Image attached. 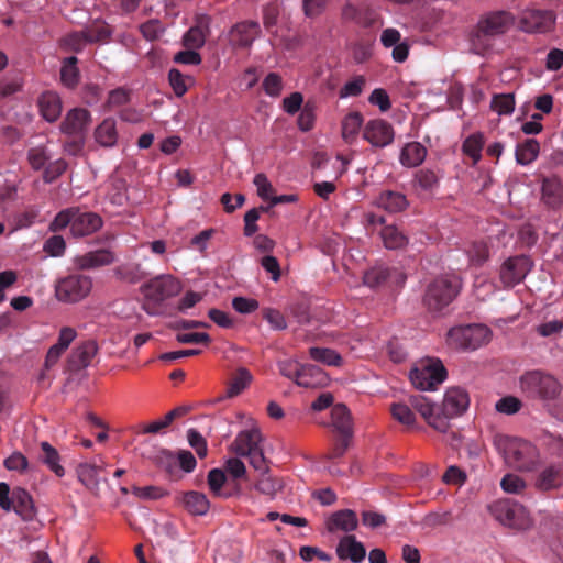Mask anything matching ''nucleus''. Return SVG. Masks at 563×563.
Listing matches in <instances>:
<instances>
[{
	"instance_id": "nucleus-11",
	"label": "nucleus",
	"mask_w": 563,
	"mask_h": 563,
	"mask_svg": "<svg viewBox=\"0 0 563 563\" xmlns=\"http://www.w3.org/2000/svg\"><path fill=\"white\" fill-rule=\"evenodd\" d=\"M181 283L172 275L157 276L141 287V292L148 302L161 303L181 291Z\"/></svg>"
},
{
	"instance_id": "nucleus-61",
	"label": "nucleus",
	"mask_w": 563,
	"mask_h": 563,
	"mask_svg": "<svg viewBox=\"0 0 563 563\" xmlns=\"http://www.w3.org/2000/svg\"><path fill=\"white\" fill-rule=\"evenodd\" d=\"M4 466L9 471L24 472L27 470L29 462L25 455L16 451L4 460Z\"/></svg>"
},
{
	"instance_id": "nucleus-17",
	"label": "nucleus",
	"mask_w": 563,
	"mask_h": 563,
	"mask_svg": "<svg viewBox=\"0 0 563 563\" xmlns=\"http://www.w3.org/2000/svg\"><path fill=\"white\" fill-rule=\"evenodd\" d=\"M262 443V434L257 427L251 424L249 429L242 430L231 443L230 450L239 456H246L253 449Z\"/></svg>"
},
{
	"instance_id": "nucleus-43",
	"label": "nucleus",
	"mask_w": 563,
	"mask_h": 563,
	"mask_svg": "<svg viewBox=\"0 0 563 563\" xmlns=\"http://www.w3.org/2000/svg\"><path fill=\"white\" fill-rule=\"evenodd\" d=\"M562 482V468L549 466L544 468L538 479V486L544 490L558 487Z\"/></svg>"
},
{
	"instance_id": "nucleus-48",
	"label": "nucleus",
	"mask_w": 563,
	"mask_h": 563,
	"mask_svg": "<svg viewBox=\"0 0 563 563\" xmlns=\"http://www.w3.org/2000/svg\"><path fill=\"white\" fill-rule=\"evenodd\" d=\"M49 158L51 156L44 146L32 147L27 154L30 165L36 170L45 168Z\"/></svg>"
},
{
	"instance_id": "nucleus-10",
	"label": "nucleus",
	"mask_w": 563,
	"mask_h": 563,
	"mask_svg": "<svg viewBox=\"0 0 563 563\" xmlns=\"http://www.w3.org/2000/svg\"><path fill=\"white\" fill-rule=\"evenodd\" d=\"M92 279L84 275H69L57 282L55 297L64 303H77L91 292Z\"/></svg>"
},
{
	"instance_id": "nucleus-47",
	"label": "nucleus",
	"mask_w": 563,
	"mask_h": 563,
	"mask_svg": "<svg viewBox=\"0 0 563 563\" xmlns=\"http://www.w3.org/2000/svg\"><path fill=\"white\" fill-rule=\"evenodd\" d=\"M206 42V32L200 26L190 27L183 37V43L187 48H200Z\"/></svg>"
},
{
	"instance_id": "nucleus-19",
	"label": "nucleus",
	"mask_w": 563,
	"mask_h": 563,
	"mask_svg": "<svg viewBox=\"0 0 563 563\" xmlns=\"http://www.w3.org/2000/svg\"><path fill=\"white\" fill-rule=\"evenodd\" d=\"M405 279L406 276L401 272L397 269L391 271L383 265L375 266L364 274V284L372 288L378 287L387 282L396 285H402Z\"/></svg>"
},
{
	"instance_id": "nucleus-50",
	"label": "nucleus",
	"mask_w": 563,
	"mask_h": 563,
	"mask_svg": "<svg viewBox=\"0 0 563 563\" xmlns=\"http://www.w3.org/2000/svg\"><path fill=\"white\" fill-rule=\"evenodd\" d=\"M500 486L507 494H520L526 488L525 481L515 474H507L501 478Z\"/></svg>"
},
{
	"instance_id": "nucleus-41",
	"label": "nucleus",
	"mask_w": 563,
	"mask_h": 563,
	"mask_svg": "<svg viewBox=\"0 0 563 563\" xmlns=\"http://www.w3.org/2000/svg\"><path fill=\"white\" fill-rule=\"evenodd\" d=\"M41 448L44 454L42 459L43 462L58 477H63L65 475V470L60 464V457L56 449L53 448L48 442H42Z\"/></svg>"
},
{
	"instance_id": "nucleus-23",
	"label": "nucleus",
	"mask_w": 563,
	"mask_h": 563,
	"mask_svg": "<svg viewBox=\"0 0 563 563\" xmlns=\"http://www.w3.org/2000/svg\"><path fill=\"white\" fill-rule=\"evenodd\" d=\"M541 189L542 200L547 206L556 209L563 205V184L559 178H545Z\"/></svg>"
},
{
	"instance_id": "nucleus-42",
	"label": "nucleus",
	"mask_w": 563,
	"mask_h": 563,
	"mask_svg": "<svg viewBox=\"0 0 563 563\" xmlns=\"http://www.w3.org/2000/svg\"><path fill=\"white\" fill-rule=\"evenodd\" d=\"M309 355L313 361L320 362L328 366H341L342 365L341 355L332 349L310 347Z\"/></svg>"
},
{
	"instance_id": "nucleus-44",
	"label": "nucleus",
	"mask_w": 563,
	"mask_h": 563,
	"mask_svg": "<svg viewBox=\"0 0 563 563\" xmlns=\"http://www.w3.org/2000/svg\"><path fill=\"white\" fill-rule=\"evenodd\" d=\"M169 85L177 97H183L194 82L190 76L183 75L178 69L172 68L168 73Z\"/></svg>"
},
{
	"instance_id": "nucleus-6",
	"label": "nucleus",
	"mask_w": 563,
	"mask_h": 563,
	"mask_svg": "<svg viewBox=\"0 0 563 563\" xmlns=\"http://www.w3.org/2000/svg\"><path fill=\"white\" fill-rule=\"evenodd\" d=\"M488 509L492 516L505 527L526 530L532 525L527 509L522 505L509 499L496 500L489 505Z\"/></svg>"
},
{
	"instance_id": "nucleus-60",
	"label": "nucleus",
	"mask_w": 563,
	"mask_h": 563,
	"mask_svg": "<svg viewBox=\"0 0 563 563\" xmlns=\"http://www.w3.org/2000/svg\"><path fill=\"white\" fill-rule=\"evenodd\" d=\"M66 243L60 235H53L46 240L44 251L51 256H62L65 252Z\"/></svg>"
},
{
	"instance_id": "nucleus-26",
	"label": "nucleus",
	"mask_w": 563,
	"mask_h": 563,
	"mask_svg": "<svg viewBox=\"0 0 563 563\" xmlns=\"http://www.w3.org/2000/svg\"><path fill=\"white\" fill-rule=\"evenodd\" d=\"M329 382L328 375L318 366L305 365L298 376V386L306 388H318L325 386Z\"/></svg>"
},
{
	"instance_id": "nucleus-55",
	"label": "nucleus",
	"mask_w": 563,
	"mask_h": 563,
	"mask_svg": "<svg viewBox=\"0 0 563 563\" xmlns=\"http://www.w3.org/2000/svg\"><path fill=\"white\" fill-rule=\"evenodd\" d=\"M257 195L264 200H272L274 197V189L265 174H256L253 180Z\"/></svg>"
},
{
	"instance_id": "nucleus-38",
	"label": "nucleus",
	"mask_w": 563,
	"mask_h": 563,
	"mask_svg": "<svg viewBox=\"0 0 563 563\" xmlns=\"http://www.w3.org/2000/svg\"><path fill=\"white\" fill-rule=\"evenodd\" d=\"M483 147L484 135L482 133H474L465 139L462 145V151L465 155L472 158L473 165H476L482 158Z\"/></svg>"
},
{
	"instance_id": "nucleus-29",
	"label": "nucleus",
	"mask_w": 563,
	"mask_h": 563,
	"mask_svg": "<svg viewBox=\"0 0 563 563\" xmlns=\"http://www.w3.org/2000/svg\"><path fill=\"white\" fill-rule=\"evenodd\" d=\"M179 500L191 515L196 516L206 515L210 507L208 498L199 492L185 493L179 497Z\"/></svg>"
},
{
	"instance_id": "nucleus-18",
	"label": "nucleus",
	"mask_w": 563,
	"mask_h": 563,
	"mask_svg": "<svg viewBox=\"0 0 563 563\" xmlns=\"http://www.w3.org/2000/svg\"><path fill=\"white\" fill-rule=\"evenodd\" d=\"M327 529L331 533L342 532L350 534L358 527V518L356 514L351 509H342L333 512L327 519Z\"/></svg>"
},
{
	"instance_id": "nucleus-63",
	"label": "nucleus",
	"mask_w": 563,
	"mask_h": 563,
	"mask_svg": "<svg viewBox=\"0 0 563 563\" xmlns=\"http://www.w3.org/2000/svg\"><path fill=\"white\" fill-rule=\"evenodd\" d=\"M250 459V464L260 473L265 474L268 471V466L266 464V459L264 456L263 448L260 445L256 449H253L250 453L246 454Z\"/></svg>"
},
{
	"instance_id": "nucleus-2",
	"label": "nucleus",
	"mask_w": 563,
	"mask_h": 563,
	"mask_svg": "<svg viewBox=\"0 0 563 563\" xmlns=\"http://www.w3.org/2000/svg\"><path fill=\"white\" fill-rule=\"evenodd\" d=\"M103 224L101 217L95 212L81 211L78 208H67L56 214L49 224L53 232L69 227L74 236H86L98 231Z\"/></svg>"
},
{
	"instance_id": "nucleus-5",
	"label": "nucleus",
	"mask_w": 563,
	"mask_h": 563,
	"mask_svg": "<svg viewBox=\"0 0 563 563\" xmlns=\"http://www.w3.org/2000/svg\"><path fill=\"white\" fill-rule=\"evenodd\" d=\"M462 287L461 279L455 275H445L434 279L424 295V302L429 310L440 311L449 306L457 296Z\"/></svg>"
},
{
	"instance_id": "nucleus-1",
	"label": "nucleus",
	"mask_w": 563,
	"mask_h": 563,
	"mask_svg": "<svg viewBox=\"0 0 563 563\" xmlns=\"http://www.w3.org/2000/svg\"><path fill=\"white\" fill-rule=\"evenodd\" d=\"M409 402L431 428L445 433L450 428V420L466 411L470 397L463 388L452 387L446 390L442 406L434 405L420 395L411 396Z\"/></svg>"
},
{
	"instance_id": "nucleus-58",
	"label": "nucleus",
	"mask_w": 563,
	"mask_h": 563,
	"mask_svg": "<svg viewBox=\"0 0 563 563\" xmlns=\"http://www.w3.org/2000/svg\"><path fill=\"white\" fill-rule=\"evenodd\" d=\"M132 493L137 498L144 499V500L158 499L166 495V492L158 486H145V487L134 486L132 488Z\"/></svg>"
},
{
	"instance_id": "nucleus-20",
	"label": "nucleus",
	"mask_w": 563,
	"mask_h": 563,
	"mask_svg": "<svg viewBox=\"0 0 563 563\" xmlns=\"http://www.w3.org/2000/svg\"><path fill=\"white\" fill-rule=\"evenodd\" d=\"M260 34V25L255 22H242L230 32V43L235 47H246Z\"/></svg>"
},
{
	"instance_id": "nucleus-31",
	"label": "nucleus",
	"mask_w": 563,
	"mask_h": 563,
	"mask_svg": "<svg viewBox=\"0 0 563 563\" xmlns=\"http://www.w3.org/2000/svg\"><path fill=\"white\" fill-rule=\"evenodd\" d=\"M376 205L388 212H400L408 207V200L401 192L387 190L377 197Z\"/></svg>"
},
{
	"instance_id": "nucleus-62",
	"label": "nucleus",
	"mask_w": 563,
	"mask_h": 563,
	"mask_svg": "<svg viewBox=\"0 0 563 563\" xmlns=\"http://www.w3.org/2000/svg\"><path fill=\"white\" fill-rule=\"evenodd\" d=\"M67 164L63 159H56L54 162L48 163L44 169V180L46 183L54 181L58 176H60L66 170Z\"/></svg>"
},
{
	"instance_id": "nucleus-24",
	"label": "nucleus",
	"mask_w": 563,
	"mask_h": 563,
	"mask_svg": "<svg viewBox=\"0 0 563 563\" xmlns=\"http://www.w3.org/2000/svg\"><path fill=\"white\" fill-rule=\"evenodd\" d=\"M96 142L102 147H113L118 142L117 121L113 118H106L95 129Z\"/></svg>"
},
{
	"instance_id": "nucleus-32",
	"label": "nucleus",
	"mask_w": 563,
	"mask_h": 563,
	"mask_svg": "<svg viewBox=\"0 0 563 563\" xmlns=\"http://www.w3.org/2000/svg\"><path fill=\"white\" fill-rule=\"evenodd\" d=\"M363 124V117L360 112L347 113L341 122V135L345 143H353Z\"/></svg>"
},
{
	"instance_id": "nucleus-36",
	"label": "nucleus",
	"mask_w": 563,
	"mask_h": 563,
	"mask_svg": "<svg viewBox=\"0 0 563 563\" xmlns=\"http://www.w3.org/2000/svg\"><path fill=\"white\" fill-rule=\"evenodd\" d=\"M284 483L280 478L273 477L267 473L262 474L260 479L255 483L254 488L268 499H274L277 494L283 489Z\"/></svg>"
},
{
	"instance_id": "nucleus-7",
	"label": "nucleus",
	"mask_w": 563,
	"mask_h": 563,
	"mask_svg": "<svg viewBox=\"0 0 563 563\" xmlns=\"http://www.w3.org/2000/svg\"><path fill=\"white\" fill-rule=\"evenodd\" d=\"M409 378L417 389L433 390L446 378V369L440 360L419 361L410 371Z\"/></svg>"
},
{
	"instance_id": "nucleus-12",
	"label": "nucleus",
	"mask_w": 563,
	"mask_h": 563,
	"mask_svg": "<svg viewBox=\"0 0 563 563\" xmlns=\"http://www.w3.org/2000/svg\"><path fill=\"white\" fill-rule=\"evenodd\" d=\"M555 20L551 10L526 9L520 13L519 27L526 33H547L553 29Z\"/></svg>"
},
{
	"instance_id": "nucleus-21",
	"label": "nucleus",
	"mask_w": 563,
	"mask_h": 563,
	"mask_svg": "<svg viewBox=\"0 0 563 563\" xmlns=\"http://www.w3.org/2000/svg\"><path fill=\"white\" fill-rule=\"evenodd\" d=\"M98 346L95 341L89 340L80 343L69 356L70 366L75 369L87 367L96 356Z\"/></svg>"
},
{
	"instance_id": "nucleus-8",
	"label": "nucleus",
	"mask_w": 563,
	"mask_h": 563,
	"mask_svg": "<svg viewBox=\"0 0 563 563\" xmlns=\"http://www.w3.org/2000/svg\"><path fill=\"white\" fill-rule=\"evenodd\" d=\"M490 330L483 324L452 328L448 333V344L456 350H476L490 340Z\"/></svg>"
},
{
	"instance_id": "nucleus-52",
	"label": "nucleus",
	"mask_w": 563,
	"mask_h": 563,
	"mask_svg": "<svg viewBox=\"0 0 563 563\" xmlns=\"http://www.w3.org/2000/svg\"><path fill=\"white\" fill-rule=\"evenodd\" d=\"M521 401L514 396H506L500 398L495 404V409L504 415H514L517 413L521 409Z\"/></svg>"
},
{
	"instance_id": "nucleus-46",
	"label": "nucleus",
	"mask_w": 563,
	"mask_h": 563,
	"mask_svg": "<svg viewBox=\"0 0 563 563\" xmlns=\"http://www.w3.org/2000/svg\"><path fill=\"white\" fill-rule=\"evenodd\" d=\"M366 79L364 76H355L346 81L340 89L339 96L342 99L357 97L362 93Z\"/></svg>"
},
{
	"instance_id": "nucleus-9",
	"label": "nucleus",
	"mask_w": 563,
	"mask_h": 563,
	"mask_svg": "<svg viewBox=\"0 0 563 563\" xmlns=\"http://www.w3.org/2000/svg\"><path fill=\"white\" fill-rule=\"evenodd\" d=\"M515 24V16L507 11L492 12L478 21L477 32L472 37L473 49L481 53V36L504 34Z\"/></svg>"
},
{
	"instance_id": "nucleus-49",
	"label": "nucleus",
	"mask_w": 563,
	"mask_h": 563,
	"mask_svg": "<svg viewBox=\"0 0 563 563\" xmlns=\"http://www.w3.org/2000/svg\"><path fill=\"white\" fill-rule=\"evenodd\" d=\"M305 365L300 364L294 358H287L278 362V368L283 376L294 379L298 383V376L301 374V369Z\"/></svg>"
},
{
	"instance_id": "nucleus-27",
	"label": "nucleus",
	"mask_w": 563,
	"mask_h": 563,
	"mask_svg": "<svg viewBox=\"0 0 563 563\" xmlns=\"http://www.w3.org/2000/svg\"><path fill=\"white\" fill-rule=\"evenodd\" d=\"M331 426L344 438L352 434V419L345 405L336 404L332 407Z\"/></svg>"
},
{
	"instance_id": "nucleus-45",
	"label": "nucleus",
	"mask_w": 563,
	"mask_h": 563,
	"mask_svg": "<svg viewBox=\"0 0 563 563\" xmlns=\"http://www.w3.org/2000/svg\"><path fill=\"white\" fill-rule=\"evenodd\" d=\"M490 108L499 115L511 114L515 110V97L512 93L495 95L492 98Z\"/></svg>"
},
{
	"instance_id": "nucleus-35",
	"label": "nucleus",
	"mask_w": 563,
	"mask_h": 563,
	"mask_svg": "<svg viewBox=\"0 0 563 563\" xmlns=\"http://www.w3.org/2000/svg\"><path fill=\"white\" fill-rule=\"evenodd\" d=\"M11 509H13L23 519H29L33 516L32 497L25 489L19 488L14 490Z\"/></svg>"
},
{
	"instance_id": "nucleus-22",
	"label": "nucleus",
	"mask_w": 563,
	"mask_h": 563,
	"mask_svg": "<svg viewBox=\"0 0 563 563\" xmlns=\"http://www.w3.org/2000/svg\"><path fill=\"white\" fill-rule=\"evenodd\" d=\"M38 108L46 121L55 122L63 109L60 97L54 91H46L38 99Z\"/></svg>"
},
{
	"instance_id": "nucleus-3",
	"label": "nucleus",
	"mask_w": 563,
	"mask_h": 563,
	"mask_svg": "<svg viewBox=\"0 0 563 563\" xmlns=\"http://www.w3.org/2000/svg\"><path fill=\"white\" fill-rule=\"evenodd\" d=\"M496 445L505 462L515 468L530 471L539 460V453L530 442L508 437L496 439Z\"/></svg>"
},
{
	"instance_id": "nucleus-28",
	"label": "nucleus",
	"mask_w": 563,
	"mask_h": 563,
	"mask_svg": "<svg viewBox=\"0 0 563 563\" xmlns=\"http://www.w3.org/2000/svg\"><path fill=\"white\" fill-rule=\"evenodd\" d=\"M427 150L419 142L407 143L400 152L399 161L405 167H417L426 158Z\"/></svg>"
},
{
	"instance_id": "nucleus-39",
	"label": "nucleus",
	"mask_w": 563,
	"mask_h": 563,
	"mask_svg": "<svg viewBox=\"0 0 563 563\" xmlns=\"http://www.w3.org/2000/svg\"><path fill=\"white\" fill-rule=\"evenodd\" d=\"M77 62V57L70 56L64 59L60 68V80L68 88H74L79 82Z\"/></svg>"
},
{
	"instance_id": "nucleus-14",
	"label": "nucleus",
	"mask_w": 563,
	"mask_h": 563,
	"mask_svg": "<svg viewBox=\"0 0 563 563\" xmlns=\"http://www.w3.org/2000/svg\"><path fill=\"white\" fill-rule=\"evenodd\" d=\"M363 136L373 146L385 147L393 143L395 132L391 124L387 121L383 119H375L366 123Z\"/></svg>"
},
{
	"instance_id": "nucleus-56",
	"label": "nucleus",
	"mask_w": 563,
	"mask_h": 563,
	"mask_svg": "<svg viewBox=\"0 0 563 563\" xmlns=\"http://www.w3.org/2000/svg\"><path fill=\"white\" fill-rule=\"evenodd\" d=\"M263 88L266 95L278 97L283 91L282 77L276 73L268 74L263 81Z\"/></svg>"
},
{
	"instance_id": "nucleus-13",
	"label": "nucleus",
	"mask_w": 563,
	"mask_h": 563,
	"mask_svg": "<svg viewBox=\"0 0 563 563\" xmlns=\"http://www.w3.org/2000/svg\"><path fill=\"white\" fill-rule=\"evenodd\" d=\"M532 266L528 256L508 258L501 266L500 278L505 286L512 287L519 284L530 272Z\"/></svg>"
},
{
	"instance_id": "nucleus-34",
	"label": "nucleus",
	"mask_w": 563,
	"mask_h": 563,
	"mask_svg": "<svg viewBox=\"0 0 563 563\" xmlns=\"http://www.w3.org/2000/svg\"><path fill=\"white\" fill-rule=\"evenodd\" d=\"M106 197L107 199L115 206H122L126 201V184L125 180L112 176L106 184Z\"/></svg>"
},
{
	"instance_id": "nucleus-51",
	"label": "nucleus",
	"mask_w": 563,
	"mask_h": 563,
	"mask_svg": "<svg viewBox=\"0 0 563 563\" xmlns=\"http://www.w3.org/2000/svg\"><path fill=\"white\" fill-rule=\"evenodd\" d=\"M470 262L473 265L483 264L488 257L487 245L483 242H476L471 244L466 250Z\"/></svg>"
},
{
	"instance_id": "nucleus-37",
	"label": "nucleus",
	"mask_w": 563,
	"mask_h": 563,
	"mask_svg": "<svg viewBox=\"0 0 563 563\" xmlns=\"http://www.w3.org/2000/svg\"><path fill=\"white\" fill-rule=\"evenodd\" d=\"M252 374L245 367L236 369L228 384L227 396L235 397L240 395L252 382Z\"/></svg>"
},
{
	"instance_id": "nucleus-30",
	"label": "nucleus",
	"mask_w": 563,
	"mask_h": 563,
	"mask_svg": "<svg viewBox=\"0 0 563 563\" xmlns=\"http://www.w3.org/2000/svg\"><path fill=\"white\" fill-rule=\"evenodd\" d=\"M380 239L386 249H404L408 242V236L395 224H387L380 231Z\"/></svg>"
},
{
	"instance_id": "nucleus-16",
	"label": "nucleus",
	"mask_w": 563,
	"mask_h": 563,
	"mask_svg": "<svg viewBox=\"0 0 563 563\" xmlns=\"http://www.w3.org/2000/svg\"><path fill=\"white\" fill-rule=\"evenodd\" d=\"M335 554L341 561L362 563L366 558V548L355 536L346 534L339 540Z\"/></svg>"
},
{
	"instance_id": "nucleus-57",
	"label": "nucleus",
	"mask_w": 563,
	"mask_h": 563,
	"mask_svg": "<svg viewBox=\"0 0 563 563\" xmlns=\"http://www.w3.org/2000/svg\"><path fill=\"white\" fill-rule=\"evenodd\" d=\"M232 307L236 312L241 314H247L256 311L260 305L258 301L254 298L239 296L232 299Z\"/></svg>"
},
{
	"instance_id": "nucleus-4",
	"label": "nucleus",
	"mask_w": 563,
	"mask_h": 563,
	"mask_svg": "<svg viewBox=\"0 0 563 563\" xmlns=\"http://www.w3.org/2000/svg\"><path fill=\"white\" fill-rule=\"evenodd\" d=\"M519 389L527 398L552 400L561 393L560 382L541 371H530L519 378Z\"/></svg>"
},
{
	"instance_id": "nucleus-53",
	"label": "nucleus",
	"mask_w": 563,
	"mask_h": 563,
	"mask_svg": "<svg viewBox=\"0 0 563 563\" xmlns=\"http://www.w3.org/2000/svg\"><path fill=\"white\" fill-rule=\"evenodd\" d=\"M391 415L398 422L407 426L413 424L416 420L410 407L400 402L391 406Z\"/></svg>"
},
{
	"instance_id": "nucleus-25",
	"label": "nucleus",
	"mask_w": 563,
	"mask_h": 563,
	"mask_svg": "<svg viewBox=\"0 0 563 563\" xmlns=\"http://www.w3.org/2000/svg\"><path fill=\"white\" fill-rule=\"evenodd\" d=\"M114 255L109 250H97L76 258V264L81 269H91L113 263Z\"/></svg>"
},
{
	"instance_id": "nucleus-15",
	"label": "nucleus",
	"mask_w": 563,
	"mask_h": 563,
	"mask_svg": "<svg viewBox=\"0 0 563 563\" xmlns=\"http://www.w3.org/2000/svg\"><path fill=\"white\" fill-rule=\"evenodd\" d=\"M91 122L90 112L84 108L69 110L62 124L60 131L70 136H81Z\"/></svg>"
},
{
	"instance_id": "nucleus-33",
	"label": "nucleus",
	"mask_w": 563,
	"mask_h": 563,
	"mask_svg": "<svg viewBox=\"0 0 563 563\" xmlns=\"http://www.w3.org/2000/svg\"><path fill=\"white\" fill-rule=\"evenodd\" d=\"M539 152V142L534 139H528L517 145L515 151L516 162L522 166L529 165L538 158Z\"/></svg>"
},
{
	"instance_id": "nucleus-40",
	"label": "nucleus",
	"mask_w": 563,
	"mask_h": 563,
	"mask_svg": "<svg viewBox=\"0 0 563 563\" xmlns=\"http://www.w3.org/2000/svg\"><path fill=\"white\" fill-rule=\"evenodd\" d=\"M79 482L90 490H97L99 487V467L84 463L77 468Z\"/></svg>"
},
{
	"instance_id": "nucleus-64",
	"label": "nucleus",
	"mask_w": 563,
	"mask_h": 563,
	"mask_svg": "<svg viewBox=\"0 0 563 563\" xmlns=\"http://www.w3.org/2000/svg\"><path fill=\"white\" fill-rule=\"evenodd\" d=\"M563 66V51L552 48L545 57V68L550 71H556Z\"/></svg>"
},
{
	"instance_id": "nucleus-54",
	"label": "nucleus",
	"mask_w": 563,
	"mask_h": 563,
	"mask_svg": "<svg viewBox=\"0 0 563 563\" xmlns=\"http://www.w3.org/2000/svg\"><path fill=\"white\" fill-rule=\"evenodd\" d=\"M316 122L314 107L306 103L298 117V128L302 132H308L313 129Z\"/></svg>"
},
{
	"instance_id": "nucleus-59",
	"label": "nucleus",
	"mask_w": 563,
	"mask_h": 563,
	"mask_svg": "<svg viewBox=\"0 0 563 563\" xmlns=\"http://www.w3.org/2000/svg\"><path fill=\"white\" fill-rule=\"evenodd\" d=\"M303 103V96L300 92H292L285 97L282 102L283 110L288 114L297 113Z\"/></svg>"
}]
</instances>
